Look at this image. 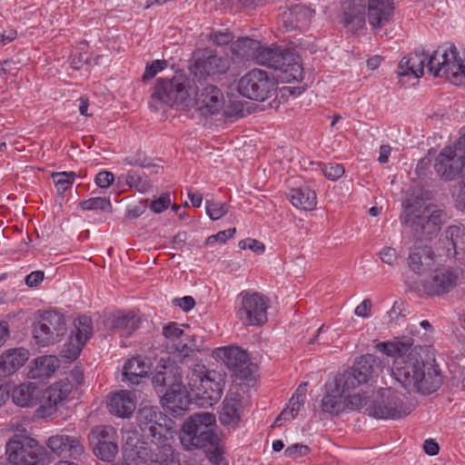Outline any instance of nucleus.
<instances>
[{
	"instance_id": "7",
	"label": "nucleus",
	"mask_w": 465,
	"mask_h": 465,
	"mask_svg": "<svg viewBox=\"0 0 465 465\" xmlns=\"http://www.w3.org/2000/svg\"><path fill=\"white\" fill-rule=\"evenodd\" d=\"M447 213L434 204H426L421 213L402 225L409 226L415 242L431 241L436 238L441 226L447 222Z\"/></svg>"
},
{
	"instance_id": "2",
	"label": "nucleus",
	"mask_w": 465,
	"mask_h": 465,
	"mask_svg": "<svg viewBox=\"0 0 465 465\" xmlns=\"http://www.w3.org/2000/svg\"><path fill=\"white\" fill-rule=\"evenodd\" d=\"M192 94H194L193 103L202 114H217L224 106L223 94L217 86L199 80V85H195V89H193L189 79L184 74H179L171 79H157L152 88L148 102L149 108L153 113H157L164 112L168 107L175 105L189 106L193 102Z\"/></svg>"
},
{
	"instance_id": "1",
	"label": "nucleus",
	"mask_w": 465,
	"mask_h": 465,
	"mask_svg": "<svg viewBox=\"0 0 465 465\" xmlns=\"http://www.w3.org/2000/svg\"><path fill=\"white\" fill-rule=\"evenodd\" d=\"M375 348L387 356L395 357L392 374L409 392L430 395L443 384L444 376L435 361L424 362L413 352V340L397 338L391 341L379 342Z\"/></svg>"
},
{
	"instance_id": "64",
	"label": "nucleus",
	"mask_w": 465,
	"mask_h": 465,
	"mask_svg": "<svg viewBox=\"0 0 465 465\" xmlns=\"http://www.w3.org/2000/svg\"><path fill=\"white\" fill-rule=\"evenodd\" d=\"M455 206L461 211H465V183H459V190L454 194Z\"/></svg>"
},
{
	"instance_id": "54",
	"label": "nucleus",
	"mask_w": 465,
	"mask_h": 465,
	"mask_svg": "<svg viewBox=\"0 0 465 465\" xmlns=\"http://www.w3.org/2000/svg\"><path fill=\"white\" fill-rule=\"evenodd\" d=\"M238 246L241 250L250 249L255 253H262L265 251V245L256 239H245L239 242Z\"/></svg>"
},
{
	"instance_id": "62",
	"label": "nucleus",
	"mask_w": 465,
	"mask_h": 465,
	"mask_svg": "<svg viewBox=\"0 0 465 465\" xmlns=\"http://www.w3.org/2000/svg\"><path fill=\"white\" fill-rule=\"evenodd\" d=\"M372 307L371 301L370 299H364L354 311L355 315L361 318H368L371 313Z\"/></svg>"
},
{
	"instance_id": "55",
	"label": "nucleus",
	"mask_w": 465,
	"mask_h": 465,
	"mask_svg": "<svg viewBox=\"0 0 465 465\" xmlns=\"http://www.w3.org/2000/svg\"><path fill=\"white\" fill-rule=\"evenodd\" d=\"M310 452V448L307 445L296 443L289 446L284 450V455L288 458L297 459L307 455Z\"/></svg>"
},
{
	"instance_id": "22",
	"label": "nucleus",
	"mask_w": 465,
	"mask_h": 465,
	"mask_svg": "<svg viewBox=\"0 0 465 465\" xmlns=\"http://www.w3.org/2000/svg\"><path fill=\"white\" fill-rule=\"evenodd\" d=\"M445 255L450 258L462 260L465 258V227L451 225L445 231V238L440 240Z\"/></svg>"
},
{
	"instance_id": "44",
	"label": "nucleus",
	"mask_w": 465,
	"mask_h": 465,
	"mask_svg": "<svg viewBox=\"0 0 465 465\" xmlns=\"http://www.w3.org/2000/svg\"><path fill=\"white\" fill-rule=\"evenodd\" d=\"M289 64L284 66L283 69H281V72L286 74L285 78L286 80H302V73L303 69L302 66V64L299 61V57L295 56L292 53V61L291 63H288Z\"/></svg>"
},
{
	"instance_id": "40",
	"label": "nucleus",
	"mask_w": 465,
	"mask_h": 465,
	"mask_svg": "<svg viewBox=\"0 0 465 465\" xmlns=\"http://www.w3.org/2000/svg\"><path fill=\"white\" fill-rule=\"evenodd\" d=\"M304 403V401L302 399H299V397L292 396V398L289 401V405L287 408H285L280 415L277 417V419L274 421V425L278 426L281 425L279 422L282 420H289L291 419H294L301 407Z\"/></svg>"
},
{
	"instance_id": "49",
	"label": "nucleus",
	"mask_w": 465,
	"mask_h": 465,
	"mask_svg": "<svg viewBox=\"0 0 465 465\" xmlns=\"http://www.w3.org/2000/svg\"><path fill=\"white\" fill-rule=\"evenodd\" d=\"M84 342L78 341L76 338L70 337V341L64 345L63 350L64 356L68 359H76L80 354Z\"/></svg>"
},
{
	"instance_id": "9",
	"label": "nucleus",
	"mask_w": 465,
	"mask_h": 465,
	"mask_svg": "<svg viewBox=\"0 0 465 465\" xmlns=\"http://www.w3.org/2000/svg\"><path fill=\"white\" fill-rule=\"evenodd\" d=\"M66 331L64 315L54 311L39 313L33 325V338L42 347L60 341Z\"/></svg>"
},
{
	"instance_id": "5",
	"label": "nucleus",
	"mask_w": 465,
	"mask_h": 465,
	"mask_svg": "<svg viewBox=\"0 0 465 465\" xmlns=\"http://www.w3.org/2000/svg\"><path fill=\"white\" fill-rule=\"evenodd\" d=\"M214 371H207L202 363L189 365L187 385L194 395L197 404L207 408L218 402L223 394L222 380Z\"/></svg>"
},
{
	"instance_id": "20",
	"label": "nucleus",
	"mask_w": 465,
	"mask_h": 465,
	"mask_svg": "<svg viewBox=\"0 0 465 465\" xmlns=\"http://www.w3.org/2000/svg\"><path fill=\"white\" fill-rule=\"evenodd\" d=\"M163 392L161 400L163 407L173 416H182L188 411L192 397L183 383Z\"/></svg>"
},
{
	"instance_id": "30",
	"label": "nucleus",
	"mask_w": 465,
	"mask_h": 465,
	"mask_svg": "<svg viewBox=\"0 0 465 465\" xmlns=\"http://www.w3.org/2000/svg\"><path fill=\"white\" fill-rule=\"evenodd\" d=\"M408 264L410 269L415 273H424L429 271L433 264V252L428 245H415L411 248Z\"/></svg>"
},
{
	"instance_id": "59",
	"label": "nucleus",
	"mask_w": 465,
	"mask_h": 465,
	"mask_svg": "<svg viewBox=\"0 0 465 465\" xmlns=\"http://www.w3.org/2000/svg\"><path fill=\"white\" fill-rule=\"evenodd\" d=\"M171 204V199L168 194L160 196L159 199L152 201L150 203V209L155 213H161L166 210Z\"/></svg>"
},
{
	"instance_id": "33",
	"label": "nucleus",
	"mask_w": 465,
	"mask_h": 465,
	"mask_svg": "<svg viewBox=\"0 0 465 465\" xmlns=\"http://www.w3.org/2000/svg\"><path fill=\"white\" fill-rule=\"evenodd\" d=\"M39 386L35 383H23L13 390L12 400L15 404L23 408H34L37 405Z\"/></svg>"
},
{
	"instance_id": "11",
	"label": "nucleus",
	"mask_w": 465,
	"mask_h": 465,
	"mask_svg": "<svg viewBox=\"0 0 465 465\" xmlns=\"http://www.w3.org/2000/svg\"><path fill=\"white\" fill-rule=\"evenodd\" d=\"M269 303V299L259 292L243 293L236 315L245 327H261L268 321Z\"/></svg>"
},
{
	"instance_id": "29",
	"label": "nucleus",
	"mask_w": 465,
	"mask_h": 465,
	"mask_svg": "<svg viewBox=\"0 0 465 465\" xmlns=\"http://www.w3.org/2000/svg\"><path fill=\"white\" fill-rule=\"evenodd\" d=\"M107 407L111 414L129 418L134 413L136 404L131 391H120L111 395Z\"/></svg>"
},
{
	"instance_id": "3",
	"label": "nucleus",
	"mask_w": 465,
	"mask_h": 465,
	"mask_svg": "<svg viewBox=\"0 0 465 465\" xmlns=\"http://www.w3.org/2000/svg\"><path fill=\"white\" fill-rule=\"evenodd\" d=\"M356 390L341 386L337 379L329 381L325 385V394L321 402L322 411L332 416L354 411L364 413L371 403L372 394Z\"/></svg>"
},
{
	"instance_id": "10",
	"label": "nucleus",
	"mask_w": 465,
	"mask_h": 465,
	"mask_svg": "<svg viewBox=\"0 0 465 465\" xmlns=\"http://www.w3.org/2000/svg\"><path fill=\"white\" fill-rule=\"evenodd\" d=\"M381 361L373 354H365L358 358L354 364L333 379L339 380L341 386L358 388L378 376L381 371Z\"/></svg>"
},
{
	"instance_id": "31",
	"label": "nucleus",
	"mask_w": 465,
	"mask_h": 465,
	"mask_svg": "<svg viewBox=\"0 0 465 465\" xmlns=\"http://www.w3.org/2000/svg\"><path fill=\"white\" fill-rule=\"evenodd\" d=\"M429 54L424 51H415L404 56L399 63V76L413 75L420 78L424 73V64Z\"/></svg>"
},
{
	"instance_id": "21",
	"label": "nucleus",
	"mask_w": 465,
	"mask_h": 465,
	"mask_svg": "<svg viewBox=\"0 0 465 465\" xmlns=\"http://www.w3.org/2000/svg\"><path fill=\"white\" fill-rule=\"evenodd\" d=\"M365 6L364 0H343L341 23L350 32L356 33L364 26Z\"/></svg>"
},
{
	"instance_id": "34",
	"label": "nucleus",
	"mask_w": 465,
	"mask_h": 465,
	"mask_svg": "<svg viewBox=\"0 0 465 465\" xmlns=\"http://www.w3.org/2000/svg\"><path fill=\"white\" fill-rule=\"evenodd\" d=\"M289 198L292 204L301 210L312 211L317 205L316 193L308 187L292 189Z\"/></svg>"
},
{
	"instance_id": "32",
	"label": "nucleus",
	"mask_w": 465,
	"mask_h": 465,
	"mask_svg": "<svg viewBox=\"0 0 465 465\" xmlns=\"http://www.w3.org/2000/svg\"><path fill=\"white\" fill-rule=\"evenodd\" d=\"M126 460L133 465H143L150 457L147 443L133 437H128L124 447Z\"/></svg>"
},
{
	"instance_id": "13",
	"label": "nucleus",
	"mask_w": 465,
	"mask_h": 465,
	"mask_svg": "<svg viewBox=\"0 0 465 465\" xmlns=\"http://www.w3.org/2000/svg\"><path fill=\"white\" fill-rule=\"evenodd\" d=\"M72 388L73 385L67 380H60L45 389L39 387L36 414L39 417L46 418L56 413L64 406Z\"/></svg>"
},
{
	"instance_id": "61",
	"label": "nucleus",
	"mask_w": 465,
	"mask_h": 465,
	"mask_svg": "<svg viewBox=\"0 0 465 465\" xmlns=\"http://www.w3.org/2000/svg\"><path fill=\"white\" fill-rule=\"evenodd\" d=\"M114 182V174L111 172L103 171L97 173L95 183L101 188L109 187Z\"/></svg>"
},
{
	"instance_id": "12",
	"label": "nucleus",
	"mask_w": 465,
	"mask_h": 465,
	"mask_svg": "<svg viewBox=\"0 0 465 465\" xmlns=\"http://www.w3.org/2000/svg\"><path fill=\"white\" fill-rule=\"evenodd\" d=\"M276 90V83L265 71L253 69L238 82L239 93L251 100L264 101L271 97Z\"/></svg>"
},
{
	"instance_id": "51",
	"label": "nucleus",
	"mask_w": 465,
	"mask_h": 465,
	"mask_svg": "<svg viewBox=\"0 0 465 465\" xmlns=\"http://www.w3.org/2000/svg\"><path fill=\"white\" fill-rule=\"evenodd\" d=\"M206 212L209 217L215 221L226 214L228 210L224 204L207 201Z\"/></svg>"
},
{
	"instance_id": "8",
	"label": "nucleus",
	"mask_w": 465,
	"mask_h": 465,
	"mask_svg": "<svg viewBox=\"0 0 465 465\" xmlns=\"http://www.w3.org/2000/svg\"><path fill=\"white\" fill-rule=\"evenodd\" d=\"M8 461L12 465H42L44 449L35 439L15 434L5 446Z\"/></svg>"
},
{
	"instance_id": "26",
	"label": "nucleus",
	"mask_w": 465,
	"mask_h": 465,
	"mask_svg": "<svg viewBox=\"0 0 465 465\" xmlns=\"http://www.w3.org/2000/svg\"><path fill=\"white\" fill-rule=\"evenodd\" d=\"M255 60L261 65L281 71L289 64L288 63H291L292 53L279 47L262 46L255 55Z\"/></svg>"
},
{
	"instance_id": "35",
	"label": "nucleus",
	"mask_w": 465,
	"mask_h": 465,
	"mask_svg": "<svg viewBox=\"0 0 465 465\" xmlns=\"http://www.w3.org/2000/svg\"><path fill=\"white\" fill-rule=\"evenodd\" d=\"M140 322V318L137 315L128 312L113 316L108 321V326L110 329L119 330L124 334L130 335L139 327Z\"/></svg>"
},
{
	"instance_id": "38",
	"label": "nucleus",
	"mask_w": 465,
	"mask_h": 465,
	"mask_svg": "<svg viewBox=\"0 0 465 465\" xmlns=\"http://www.w3.org/2000/svg\"><path fill=\"white\" fill-rule=\"evenodd\" d=\"M261 47L258 41L244 37L232 43V51L235 55L241 58L252 57L255 59V55L259 53Z\"/></svg>"
},
{
	"instance_id": "58",
	"label": "nucleus",
	"mask_w": 465,
	"mask_h": 465,
	"mask_svg": "<svg viewBox=\"0 0 465 465\" xmlns=\"http://www.w3.org/2000/svg\"><path fill=\"white\" fill-rule=\"evenodd\" d=\"M173 349L175 351L179 353V356L182 358V363L188 364L189 361H193L190 353H193V350L189 348L187 343H183L179 341L173 344Z\"/></svg>"
},
{
	"instance_id": "15",
	"label": "nucleus",
	"mask_w": 465,
	"mask_h": 465,
	"mask_svg": "<svg viewBox=\"0 0 465 465\" xmlns=\"http://www.w3.org/2000/svg\"><path fill=\"white\" fill-rule=\"evenodd\" d=\"M194 57L195 60L190 64L189 69L200 81L204 76L224 74L230 66L226 57L218 55L207 48L199 51Z\"/></svg>"
},
{
	"instance_id": "19",
	"label": "nucleus",
	"mask_w": 465,
	"mask_h": 465,
	"mask_svg": "<svg viewBox=\"0 0 465 465\" xmlns=\"http://www.w3.org/2000/svg\"><path fill=\"white\" fill-rule=\"evenodd\" d=\"M215 354L240 379H245L251 375L250 360L245 351L232 346L219 348L215 351Z\"/></svg>"
},
{
	"instance_id": "43",
	"label": "nucleus",
	"mask_w": 465,
	"mask_h": 465,
	"mask_svg": "<svg viewBox=\"0 0 465 465\" xmlns=\"http://www.w3.org/2000/svg\"><path fill=\"white\" fill-rule=\"evenodd\" d=\"M167 440H164L163 443H158L159 451L155 455V462L159 465H175L174 450L170 444L165 443Z\"/></svg>"
},
{
	"instance_id": "53",
	"label": "nucleus",
	"mask_w": 465,
	"mask_h": 465,
	"mask_svg": "<svg viewBox=\"0 0 465 465\" xmlns=\"http://www.w3.org/2000/svg\"><path fill=\"white\" fill-rule=\"evenodd\" d=\"M382 262L389 266H393L398 260V252L396 249L391 246L383 247L378 253Z\"/></svg>"
},
{
	"instance_id": "4",
	"label": "nucleus",
	"mask_w": 465,
	"mask_h": 465,
	"mask_svg": "<svg viewBox=\"0 0 465 465\" xmlns=\"http://www.w3.org/2000/svg\"><path fill=\"white\" fill-rule=\"evenodd\" d=\"M216 419L207 411L190 415L183 423L179 431V440L183 448L192 451L214 445L216 435L213 426Z\"/></svg>"
},
{
	"instance_id": "25",
	"label": "nucleus",
	"mask_w": 465,
	"mask_h": 465,
	"mask_svg": "<svg viewBox=\"0 0 465 465\" xmlns=\"http://www.w3.org/2000/svg\"><path fill=\"white\" fill-rule=\"evenodd\" d=\"M393 11V0H368V21L374 30L389 24Z\"/></svg>"
},
{
	"instance_id": "37",
	"label": "nucleus",
	"mask_w": 465,
	"mask_h": 465,
	"mask_svg": "<svg viewBox=\"0 0 465 465\" xmlns=\"http://www.w3.org/2000/svg\"><path fill=\"white\" fill-rule=\"evenodd\" d=\"M402 213L400 215V221L401 223H407L411 222V219L416 217L421 213L424 205L423 199L418 194H411L402 202Z\"/></svg>"
},
{
	"instance_id": "47",
	"label": "nucleus",
	"mask_w": 465,
	"mask_h": 465,
	"mask_svg": "<svg viewBox=\"0 0 465 465\" xmlns=\"http://www.w3.org/2000/svg\"><path fill=\"white\" fill-rule=\"evenodd\" d=\"M124 182L130 187H134L139 192H146L151 187L150 183L143 180L139 175H137L134 172H128V173L124 177Z\"/></svg>"
},
{
	"instance_id": "23",
	"label": "nucleus",
	"mask_w": 465,
	"mask_h": 465,
	"mask_svg": "<svg viewBox=\"0 0 465 465\" xmlns=\"http://www.w3.org/2000/svg\"><path fill=\"white\" fill-rule=\"evenodd\" d=\"M47 446L59 456L78 459L84 453V448L76 437L68 435L52 436L47 440Z\"/></svg>"
},
{
	"instance_id": "57",
	"label": "nucleus",
	"mask_w": 465,
	"mask_h": 465,
	"mask_svg": "<svg viewBox=\"0 0 465 465\" xmlns=\"http://www.w3.org/2000/svg\"><path fill=\"white\" fill-rule=\"evenodd\" d=\"M324 175L331 181H335L344 174V168L341 164H328L322 169Z\"/></svg>"
},
{
	"instance_id": "50",
	"label": "nucleus",
	"mask_w": 465,
	"mask_h": 465,
	"mask_svg": "<svg viewBox=\"0 0 465 465\" xmlns=\"http://www.w3.org/2000/svg\"><path fill=\"white\" fill-rule=\"evenodd\" d=\"M167 66L166 60H155L152 64H147L145 72L142 76L143 82L154 77L158 72H161Z\"/></svg>"
},
{
	"instance_id": "42",
	"label": "nucleus",
	"mask_w": 465,
	"mask_h": 465,
	"mask_svg": "<svg viewBox=\"0 0 465 465\" xmlns=\"http://www.w3.org/2000/svg\"><path fill=\"white\" fill-rule=\"evenodd\" d=\"M76 177L74 172L53 173L52 178L59 193H64L74 182Z\"/></svg>"
},
{
	"instance_id": "14",
	"label": "nucleus",
	"mask_w": 465,
	"mask_h": 465,
	"mask_svg": "<svg viewBox=\"0 0 465 465\" xmlns=\"http://www.w3.org/2000/svg\"><path fill=\"white\" fill-rule=\"evenodd\" d=\"M164 420L165 418L157 407L149 405L140 408L136 414L138 427L144 436L150 438L154 444L163 443L164 440H167L168 429L161 422Z\"/></svg>"
},
{
	"instance_id": "52",
	"label": "nucleus",
	"mask_w": 465,
	"mask_h": 465,
	"mask_svg": "<svg viewBox=\"0 0 465 465\" xmlns=\"http://www.w3.org/2000/svg\"><path fill=\"white\" fill-rule=\"evenodd\" d=\"M233 39V35L228 30L213 31L209 35V40L216 45H225L230 44Z\"/></svg>"
},
{
	"instance_id": "63",
	"label": "nucleus",
	"mask_w": 465,
	"mask_h": 465,
	"mask_svg": "<svg viewBox=\"0 0 465 465\" xmlns=\"http://www.w3.org/2000/svg\"><path fill=\"white\" fill-rule=\"evenodd\" d=\"M244 104L240 101H232L225 110L227 116H243Z\"/></svg>"
},
{
	"instance_id": "39",
	"label": "nucleus",
	"mask_w": 465,
	"mask_h": 465,
	"mask_svg": "<svg viewBox=\"0 0 465 465\" xmlns=\"http://www.w3.org/2000/svg\"><path fill=\"white\" fill-rule=\"evenodd\" d=\"M92 446L104 445L107 442H116V431L112 426H96L88 435Z\"/></svg>"
},
{
	"instance_id": "17",
	"label": "nucleus",
	"mask_w": 465,
	"mask_h": 465,
	"mask_svg": "<svg viewBox=\"0 0 465 465\" xmlns=\"http://www.w3.org/2000/svg\"><path fill=\"white\" fill-rule=\"evenodd\" d=\"M153 388L158 393L175 388L183 383V371L171 359H161L152 378Z\"/></svg>"
},
{
	"instance_id": "18",
	"label": "nucleus",
	"mask_w": 465,
	"mask_h": 465,
	"mask_svg": "<svg viewBox=\"0 0 465 465\" xmlns=\"http://www.w3.org/2000/svg\"><path fill=\"white\" fill-rule=\"evenodd\" d=\"M459 279L458 272L450 268H439L423 282L422 289L428 296H441L454 289Z\"/></svg>"
},
{
	"instance_id": "46",
	"label": "nucleus",
	"mask_w": 465,
	"mask_h": 465,
	"mask_svg": "<svg viewBox=\"0 0 465 465\" xmlns=\"http://www.w3.org/2000/svg\"><path fill=\"white\" fill-rule=\"evenodd\" d=\"M80 205L81 208L85 211L102 210L111 212L112 210V205L109 199L103 197H94L88 199L86 201L82 202Z\"/></svg>"
},
{
	"instance_id": "28",
	"label": "nucleus",
	"mask_w": 465,
	"mask_h": 465,
	"mask_svg": "<svg viewBox=\"0 0 465 465\" xmlns=\"http://www.w3.org/2000/svg\"><path fill=\"white\" fill-rule=\"evenodd\" d=\"M242 407V397L238 391H230L224 401L223 407L219 415L221 424L234 428L241 420L240 408Z\"/></svg>"
},
{
	"instance_id": "24",
	"label": "nucleus",
	"mask_w": 465,
	"mask_h": 465,
	"mask_svg": "<svg viewBox=\"0 0 465 465\" xmlns=\"http://www.w3.org/2000/svg\"><path fill=\"white\" fill-rule=\"evenodd\" d=\"M29 351L20 347L0 354V381L15 374L29 359Z\"/></svg>"
},
{
	"instance_id": "16",
	"label": "nucleus",
	"mask_w": 465,
	"mask_h": 465,
	"mask_svg": "<svg viewBox=\"0 0 465 465\" xmlns=\"http://www.w3.org/2000/svg\"><path fill=\"white\" fill-rule=\"evenodd\" d=\"M434 170L446 182L462 178L465 176V157L444 147L435 158Z\"/></svg>"
},
{
	"instance_id": "45",
	"label": "nucleus",
	"mask_w": 465,
	"mask_h": 465,
	"mask_svg": "<svg viewBox=\"0 0 465 465\" xmlns=\"http://www.w3.org/2000/svg\"><path fill=\"white\" fill-rule=\"evenodd\" d=\"M284 15L293 26H298L299 23L307 20L310 10L305 5H296L291 7Z\"/></svg>"
},
{
	"instance_id": "27",
	"label": "nucleus",
	"mask_w": 465,
	"mask_h": 465,
	"mask_svg": "<svg viewBox=\"0 0 465 465\" xmlns=\"http://www.w3.org/2000/svg\"><path fill=\"white\" fill-rule=\"evenodd\" d=\"M60 361L54 355L39 356L29 362L27 377L32 380H43L51 377L59 368Z\"/></svg>"
},
{
	"instance_id": "6",
	"label": "nucleus",
	"mask_w": 465,
	"mask_h": 465,
	"mask_svg": "<svg viewBox=\"0 0 465 465\" xmlns=\"http://www.w3.org/2000/svg\"><path fill=\"white\" fill-rule=\"evenodd\" d=\"M413 411V405L407 403L401 394L392 388H381L372 392L371 403L364 411L375 419L400 420Z\"/></svg>"
},
{
	"instance_id": "48",
	"label": "nucleus",
	"mask_w": 465,
	"mask_h": 465,
	"mask_svg": "<svg viewBox=\"0 0 465 465\" xmlns=\"http://www.w3.org/2000/svg\"><path fill=\"white\" fill-rule=\"evenodd\" d=\"M78 322V325H75L77 332L74 338L85 343L92 333L91 320L88 317H82Z\"/></svg>"
},
{
	"instance_id": "36",
	"label": "nucleus",
	"mask_w": 465,
	"mask_h": 465,
	"mask_svg": "<svg viewBox=\"0 0 465 465\" xmlns=\"http://www.w3.org/2000/svg\"><path fill=\"white\" fill-rule=\"evenodd\" d=\"M149 366L139 358L129 360L124 366L123 376L133 384H139L140 379L147 375Z\"/></svg>"
},
{
	"instance_id": "41",
	"label": "nucleus",
	"mask_w": 465,
	"mask_h": 465,
	"mask_svg": "<svg viewBox=\"0 0 465 465\" xmlns=\"http://www.w3.org/2000/svg\"><path fill=\"white\" fill-rule=\"evenodd\" d=\"M94 455L101 460L112 462L118 454L117 442H107V444L93 446Z\"/></svg>"
},
{
	"instance_id": "56",
	"label": "nucleus",
	"mask_w": 465,
	"mask_h": 465,
	"mask_svg": "<svg viewBox=\"0 0 465 465\" xmlns=\"http://www.w3.org/2000/svg\"><path fill=\"white\" fill-rule=\"evenodd\" d=\"M236 232L235 228L221 231L216 234L211 235L206 239V244H213L215 242L224 243L228 239H231Z\"/></svg>"
},
{
	"instance_id": "60",
	"label": "nucleus",
	"mask_w": 465,
	"mask_h": 465,
	"mask_svg": "<svg viewBox=\"0 0 465 465\" xmlns=\"http://www.w3.org/2000/svg\"><path fill=\"white\" fill-rule=\"evenodd\" d=\"M163 334L167 339L176 340L183 335V331L178 327L176 322H170L163 327Z\"/></svg>"
}]
</instances>
